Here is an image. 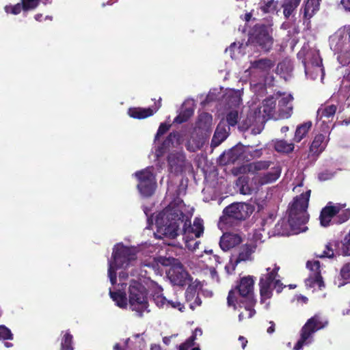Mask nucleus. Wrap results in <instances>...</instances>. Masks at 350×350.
<instances>
[{
	"mask_svg": "<svg viewBox=\"0 0 350 350\" xmlns=\"http://www.w3.org/2000/svg\"><path fill=\"white\" fill-rule=\"evenodd\" d=\"M120 288L113 291L109 289L111 298L116 303V305L121 308H126L128 301L130 308L135 311L139 317L143 316L144 311L150 312L147 297L146 288L139 281L132 280L128 288L129 299L124 291L126 284H119Z\"/></svg>",
	"mask_w": 350,
	"mask_h": 350,
	"instance_id": "f257e3e1",
	"label": "nucleus"
},
{
	"mask_svg": "<svg viewBox=\"0 0 350 350\" xmlns=\"http://www.w3.org/2000/svg\"><path fill=\"white\" fill-rule=\"evenodd\" d=\"M183 213L177 208H166L156 217L157 232L161 238L175 239L180 231L183 224Z\"/></svg>",
	"mask_w": 350,
	"mask_h": 350,
	"instance_id": "f03ea898",
	"label": "nucleus"
},
{
	"mask_svg": "<svg viewBox=\"0 0 350 350\" xmlns=\"http://www.w3.org/2000/svg\"><path fill=\"white\" fill-rule=\"evenodd\" d=\"M310 190L297 196L288 205V222L295 234L304 232L307 227L304 225L308 222L309 215L307 212Z\"/></svg>",
	"mask_w": 350,
	"mask_h": 350,
	"instance_id": "7ed1b4c3",
	"label": "nucleus"
},
{
	"mask_svg": "<svg viewBox=\"0 0 350 350\" xmlns=\"http://www.w3.org/2000/svg\"><path fill=\"white\" fill-rule=\"evenodd\" d=\"M254 211V206L245 202H234L226 206L220 217V221L229 227L237 226Z\"/></svg>",
	"mask_w": 350,
	"mask_h": 350,
	"instance_id": "20e7f679",
	"label": "nucleus"
},
{
	"mask_svg": "<svg viewBox=\"0 0 350 350\" xmlns=\"http://www.w3.org/2000/svg\"><path fill=\"white\" fill-rule=\"evenodd\" d=\"M113 260H109L108 276L112 285L116 283V270L127 267L136 260V255L131 249L121 246L113 249Z\"/></svg>",
	"mask_w": 350,
	"mask_h": 350,
	"instance_id": "39448f33",
	"label": "nucleus"
},
{
	"mask_svg": "<svg viewBox=\"0 0 350 350\" xmlns=\"http://www.w3.org/2000/svg\"><path fill=\"white\" fill-rule=\"evenodd\" d=\"M254 284L253 278L247 276L241 278L237 286L239 295L241 297L240 303L243 304L245 309L249 311L248 318H252L256 314L254 309L256 303L254 297Z\"/></svg>",
	"mask_w": 350,
	"mask_h": 350,
	"instance_id": "423d86ee",
	"label": "nucleus"
},
{
	"mask_svg": "<svg viewBox=\"0 0 350 350\" xmlns=\"http://www.w3.org/2000/svg\"><path fill=\"white\" fill-rule=\"evenodd\" d=\"M303 64L307 78L315 80L318 77L321 76L323 77L324 75L322 59L320 57L319 51L315 49L309 50L305 55Z\"/></svg>",
	"mask_w": 350,
	"mask_h": 350,
	"instance_id": "0eeeda50",
	"label": "nucleus"
},
{
	"mask_svg": "<svg viewBox=\"0 0 350 350\" xmlns=\"http://www.w3.org/2000/svg\"><path fill=\"white\" fill-rule=\"evenodd\" d=\"M325 325L321 322L319 315H314L309 319L301 330V338L294 347L295 350L301 349L304 345L309 344L312 334L317 330L323 328Z\"/></svg>",
	"mask_w": 350,
	"mask_h": 350,
	"instance_id": "6e6552de",
	"label": "nucleus"
},
{
	"mask_svg": "<svg viewBox=\"0 0 350 350\" xmlns=\"http://www.w3.org/2000/svg\"><path fill=\"white\" fill-rule=\"evenodd\" d=\"M250 40L254 44L258 46L261 49L268 51L273 45V38L269 34V29L264 25L254 26V31L250 38Z\"/></svg>",
	"mask_w": 350,
	"mask_h": 350,
	"instance_id": "1a4fd4ad",
	"label": "nucleus"
},
{
	"mask_svg": "<svg viewBox=\"0 0 350 350\" xmlns=\"http://www.w3.org/2000/svg\"><path fill=\"white\" fill-rule=\"evenodd\" d=\"M275 100L273 97H270L265 99L260 107L254 108L258 114L257 120L260 122L258 127L254 131V133H261L265 122L268 120L275 118Z\"/></svg>",
	"mask_w": 350,
	"mask_h": 350,
	"instance_id": "9d476101",
	"label": "nucleus"
},
{
	"mask_svg": "<svg viewBox=\"0 0 350 350\" xmlns=\"http://www.w3.org/2000/svg\"><path fill=\"white\" fill-rule=\"evenodd\" d=\"M136 177L139 180L137 188L142 196L144 197L151 196L155 190L157 184L153 174L149 168L137 172Z\"/></svg>",
	"mask_w": 350,
	"mask_h": 350,
	"instance_id": "9b49d317",
	"label": "nucleus"
},
{
	"mask_svg": "<svg viewBox=\"0 0 350 350\" xmlns=\"http://www.w3.org/2000/svg\"><path fill=\"white\" fill-rule=\"evenodd\" d=\"M349 36V42L344 43L342 38L338 36L331 37L329 40V44L331 49L338 53L337 59L340 64L345 66L350 62V53H349V48L350 44V27L347 29Z\"/></svg>",
	"mask_w": 350,
	"mask_h": 350,
	"instance_id": "f8f14e48",
	"label": "nucleus"
},
{
	"mask_svg": "<svg viewBox=\"0 0 350 350\" xmlns=\"http://www.w3.org/2000/svg\"><path fill=\"white\" fill-rule=\"evenodd\" d=\"M273 162L271 161H256L247 164L242 165L239 167H234L232 173L235 176L239 174H258L259 172L266 171L269 169Z\"/></svg>",
	"mask_w": 350,
	"mask_h": 350,
	"instance_id": "ddd939ff",
	"label": "nucleus"
},
{
	"mask_svg": "<svg viewBox=\"0 0 350 350\" xmlns=\"http://www.w3.org/2000/svg\"><path fill=\"white\" fill-rule=\"evenodd\" d=\"M275 65V62L268 58H260L250 61V67L245 71L247 76H250V79H255L258 74L267 73Z\"/></svg>",
	"mask_w": 350,
	"mask_h": 350,
	"instance_id": "4468645a",
	"label": "nucleus"
},
{
	"mask_svg": "<svg viewBox=\"0 0 350 350\" xmlns=\"http://www.w3.org/2000/svg\"><path fill=\"white\" fill-rule=\"evenodd\" d=\"M167 277L174 285L185 286L191 280V278L180 262L170 267L167 271Z\"/></svg>",
	"mask_w": 350,
	"mask_h": 350,
	"instance_id": "2eb2a0df",
	"label": "nucleus"
},
{
	"mask_svg": "<svg viewBox=\"0 0 350 350\" xmlns=\"http://www.w3.org/2000/svg\"><path fill=\"white\" fill-rule=\"evenodd\" d=\"M245 152H247L246 146L239 144L221 154L219 162L221 164L228 165L234 163L237 161L243 160Z\"/></svg>",
	"mask_w": 350,
	"mask_h": 350,
	"instance_id": "dca6fc26",
	"label": "nucleus"
},
{
	"mask_svg": "<svg viewBox=\"0 0 350 350\" xmlns=\"http://www.w3.org/2000/svg\"><path fill=\"white\" fill-rule=\"evenodd\" d=\"M281 171L282 169L280 165H275L271 167L269 171L265 173H260L259 172L258 174H255L256 176L252 178V181L256 188L265 185L271 184L279 178Z\"/></svg>",
	"mask_w": 350,
	"mask_h": 350,
	"instance_id": "f3484780",
	"label": "nucleus"
},
{
	"mask_svg": "<svg viewBox=\"0 0 350 350\" xmlns=\"http://www.w3.org/2000/svg\"><path fill=\"white\" fill-rule=\"evenodd\" d=\"M53 0H21V3H18L13 6H6L5 8L7 13L18 14L22 10L27 12L33 10L37 8L40 2L44 5L51 4Z\"/></svg>",
	"mask_w": 350,
	"mask_h": 350,
	"instance_id": "a211bd4d",
	"label": "nucleus"
},
{
	"mask_svg": "<svg viewBox=\"0 0 350 350\" xmlns=\"http://www.w3.org/2000/svg\"><path fill=\"white\" fill-rule=\"evenodd\" d=\"M167 162L170 172L178 175L185 171L187 162L183 153L180 152L170 153L167 157Z\"/></svg>",
	"mask_w": 350,
	"mask_h": 350,
	"instance_id": "6ab92c4d",
	"label": "nucleus"
},
{
	"mask_svg": "<svg viewBox=\"0 0 350 350\" xmlns=\"http://www.w3.org/2000/svg\"><path fill=\"white\" fill-rule=\"evenodd\" d=\"M342 206L340 204H333L329 202L325 207H324L320 214V221L321 226L327 227L329 225L332 219L339 213Z\"/></svg>",
	"mask_w": 350,
	"mask_h": 350,
	"instance_id": "aec40b11",
	"label": "nucleus"
},
{
	"mask_svg": "<svg viewBox=\"0 0 350 350\" xmlns=\"http://www.w3.org/2000/svg\"><path fill=\"white\" fill-rule=\"evenodd\" d=\"M275 280H276L274 278V273H267L261 277L259 285L262 301L264 299H269L272 296Z\"/></svg>",
	"mask_w": 350,
	"mask_h": 350,
	"instance_id": "412c9836",
	"label": "nucleus"
},
{
	"mask_svg": "<svg viewBox=\"0 0 350 350\" xmlns=\"http://www.w3.org/2000/svg\"><path fill=\"white\" fill-rule=\"evenodd\" d=\"M257 117L258 114L255 109H250L247 113L246 117L239 123V129L241 131H245L250 126H253L254 127L252 129V133L254 135L259 134L260 133H254V131L258 127L260 123L258 121Z\"/></svg>",
	"mask_w": 350,
	"mask_h": 350,
	"instance_id": "4be33fe9",
	"label": "nucleus"
},
{
	"mask_svg": "<svg viewBox=\"0 0 350 350\" xmlns=\"http://www.w3.org/2000/svg\"><path fill=\"white\" fill-rule=\"evenodd\" d=\"M241 242L242 238L239 234L226 232L220 238L219 246L223 251H228Z\"/></svg>",
	"mask_w": 350,
	"mask_h": 350,
	"instance_id": "5701e85b",
	"label": "nucleus"
},
{
	"mask_svg": "<svg viewBox=\"0 0 350 350\" xmlns=\"http://www.w3.org/2000/svg\"><path fill=\"white\" fill-rule=\"evenodd\" d=\"M293 65L290 59L286 58L278 63L276 68V72L283 78L284 81L290 80L293 77Z\"/></svg>",
	"mask_w": 350,
	"mask_h": 350,
	"instance_id": "b1692460",
	"label": "nucleus"
},
{
	"mask_svg": "<svg viewBox=\"0 0 350 350\" xmlns=\"http://www.w3.org/2000/svg\"><path fill=\"white\" fill-rule=\"evenodd\" d=\"M226 101L230 108L238 107L242 103L241 96L243 89H226Z\"/></svg>",
	"mask_w": 350,
	"mask_h": 350,
	"instance_id": "393cba45",
	"label": "nucleus"
},
{
	"mask_svg": "<svg viewBox=\"0 0 350 350\" xmlns=\"http://www.w3.org/2000/svg\"><path fill=\"white\" fill-rule=\"evenodd\" d=\"M183 231L185 233L192 232L196 237H200L204 232L203 220L196 217L193 225L191 224L190 221L186 220L183 224Z\"/></svg>",
	"mask_w": 350,
	"mask_h": 350,
	"instance_id": "a878e982",
	"label": "nucleus"
},
{
	"mask_svg": "<svg viewBox=\"0 0 350 350\" xmlns=\"http://www.w3.org/2000/svg\"><path fill=\"white\" fill-rule=\"evenodd\" d=\"M228 133L226 130V126L219 123L213 136L211 147L215 148L220 145L228 137Z\"/></svg>",
	"mask_w": 350,
	"mask_h": 350,
	"instance_id": "bb28decb",
	"label": "nucleus"
},
{
	"mask_svg": "<svg viewBox=\"0 0 350 350\" xmlns=\"http://www.w3.org/2000/svg\"><path fill=\"white\" fill-rule=\"evenodd\" d=\"M161 100V98H159V101ZM161 107L160 103H159V105L156 107L154 110H153L152 108H141V107H134V108H130L129 110V114L131 117L134 118H138V119H142L146 118L149 116H151L154 114V112L157 111L158 109Z\"/></svg>",
	"mask_w": 350,
	"mask_h": 350,
	"instance_id": "cd10ccee",
	"label": "nucleus"
},
{
	"mask_svg": "<svg viewBox=\"0 0 350 350\" xmlns=\"http://www.w3.org/2000/svg\"><path fill=\"white\" fill-rule=\"evenodd\" d=\"M250 84L254 88H271L275 85V78L269 74H264L260 76L259 81L255 79H250Z\"/></svg>",
	"mask_w": 350,
	"mask_h": 350,
	"instance_id": "c85d7f7f",
	"label": "nucleus"
},
{
	"mask_svg": "<svg viewBox=\"0 0 350 350\" xmlns=\"http://www.w3.org/2000/svg\"><path fill=\"white\" fill-rule=\"evenodd\" d=\"M256 248V245L253 243L243 245L240 250L238 257L236 258V263L251 260V256L255 252Z\"/></svg>",
	"mask_w": 350,
	"mask_h": 350,
	"instance_id": "c756f323",
	"label": "nucleus"
},
{
	"mask_svg": "<svg viewBox=\"0 0 350 350\" xmlns=\"http://www.w3.org/2000/svg\"><path fill=\"white\" fill-rule=\"evenodd\" d=\"M321 0H307L304 8L301 9L305 18H311L319 10Z\"/></svg>",
	"mask_w": 350,
	"mask_h": 350,
	"instance_id": "7c9ffc66",
	"label": "nucleus"
},
{
	"mask_svg": "<svg viewBox=\"0 0 350 350\" xmlns=\"http://www.w3.org/2000/svg\"><path fill=\"white\" fill-rule=\"evenodd\" d=\"M193 109L191 107H187V103H184L180 108L179 114L174 118V122L181 124L188 120L193 115Z\"/></svg>",
	"mask_w": 350,
	"mask_h": 350,
	"instance_id": "2f4dec72",
	"label": "nucleus"
},
{
	"mask_svg": "<svg viewBox=\"0 0 350 350\" xmlns=\"http://www.w3.org/2000/svg\"><path fill=\"white\" fill-rule=\"evenodd\" d=\"M324 141L325 136L323 134L316 135L310 146V152L314 154L321 153L325 149L326 146V142Z\"/></svg>",
	"mask_w": 350,
	"mask_h": 350,
	"instance_id": "473e14b6",
	"label": "nucleus"
},
{
	"mask_svg": "<svg viewBox=\"0 0 350 350\" xmlns=\"http://www.w3.org/2000/svg\"><path fill=\"white\" fill-rule=\"evenodd\" d=\"M293 98L291 94H288L287 96L282 98L279 101V105L281 107H286V111L284 113V109H281L280 116L282 118H288L291 116V113L293 109V106L290 103L293 100Z\"/></svg>",
	"mask_w": 350,
	"mask_h": 350,
	"instance_id": "72a5a7b5",
	"label": "nucleus"
},
{
	"mask_svg": "<svg viewBox=\"0 0 350 350\" xmlns=\"http://www.w3.org/2000/svg\"><path fill=\"white\" fill-rule=\"evenodd\" d=\"M305 284L308 287L312 288L317 284L319 289H321L325 286V284L321 273L314 272L312 273L310 276L306 279Z\"/></svg>",
	"mask_w": 350,
	"mask_h": 350,
	"instance_id": "f704fd0d",
	"label": "nucleus"
},
{
	"mask_svg": "<svg viewBox=\"0 0 350 350\" xmlns=\"http://www.w3.org/2000/svg\"><path fill=\"white\" fill-rule=\"evenodd\" d=\"M301 0H286L282 8L284 9L283 13L286 18H288L293 14L294 11L296 10Z\"/></svg>",
	"mask_w": 350,
	"mask_h": 350,
	"instance_id": "c9c22d12",
	"label": "nucleus"
},
{
	"mask_svg": "<svg viewBox=\"0 0 350 350\" xmlns=\"http://www.w3.org/2000/svg\"><path fill=\"white\" fill-rule=\"evenodd\" d=\"M274 148L279 152L289 153L293 150L294 144L293 143H288L284 139H277L274 142Z\"/></svg>",
	"mask_w": 350,
	"mask_h": 350,
	"instance_id": "e433bc0d",
	"label": "nucleus"
},
{
	"mask_svg": "<svg viewBox=\"0 0 350 350\" xmlns=\"http://www.w3.org/2000/svg\"><path fill=\"white\" fill-rule=\"evenodd\" d=\"M312 126L311 122H308L304 124H302L297 127L295 133L294 140L297 142H300L308 132L309 129Z\"/></svg>",
	"mask_w": 350,
	"mask_h": 350,
	"instance_id": "4c0bfd02",
	"label": "nucleus"
},
{
	"mask_svg": "<svg viewBox=\"0 0 350 350\" xmlns=\"http://www.w3.org/2000/svg\"><path fill=\"white\" fill-rule=\"evenodd\" d=\"M178 137V133L176 132L170 133L166 139L163 141L161 146L159 147L161 152H165L174 144V140Z\"/></svg>",
	"mask_w": 350,
	"mask_h": 350,
	"instance_id": "58836bf2",
	"label": "nucleus"
},
{
	"mask_svg": "<svg viewBox=\"0 0 350 350\" xmlns=\"http://www.w3.org/2000/svg\"><path fill=\"white\" fill-rule=\"evenodd\" d=\"M248 177L240 176L237 180V185H240V192L243 195L251 194L252 189L248 185Z\"/></svg>",
	"mask_w": 350,
	"mask_h": 350,
	"instance_id": "ea45409f",
	"label": "nucleus"
},
{
	"mask_svg": "<svg viewBox=\"0 0 350 350\" xmlns=\"http://www.w3.org/2000/svg\"><path fill=\"white\" fill-rule=\"evenodd\" d=\"M336 106L331 105L324 108H320L317 111V116L321 118L323 116L330 118L332 117L336 111Z\"/></svg>",
	"mask_w": 350,
	"mask_h": 350,
	"instance_id": "a19ab883",
	"label": "nucleus"
},
{
	"mask_svg": "<svg viewBox=\"0 0 350 350\" xmlns=\"http://www.w3.org/2000/svg\"><path fill=\"white\" fill-rule=\"evenodd\" d=\"M239 111L237 109L230 110L226 115V121L228 126H234L240 122L239 120Z\"/></svg>",
	"mask_w": 350,
	"mask_h": 350,
	"instance_id": "79ce46f5",
	"label": "nucleus"
},
{
	"mask_svg": "<svg viewBox=\"0 0 350 350\" xmlns=\"http://www.w3.org/2000/svg\"><path fill=\"white\" fill-rule=\"evenodd\" d=\"M315 255L317 258H333L334 256V250L331 247V244L328 243L325 246V250L322 252H318L315 253Z\"/></svg>",
	"mask_w": 350,
	"mask_h": 350,
	"instance_id": "37998d69",
	"label": "nucleus"
},
{
	"mask_svg": "<svg viewBox=\"0 0 350 350\" xmlns=\"http://www.w3.org/2000/svg\"><path fill=\"white\" fill-rule=\"evenodd\" d=\"M72 342V336L69 333H66L62 342V350H73Z\"/></svg>",
	"mask_w": 350,
	"mask_h": 350,
	"instance_id": "c03bdc74",
	"label": "nucleus"
},
{
	"mask_svg": "<svg viewBox=\"0 0 350 350\" xmlns=\"http://www.w3.org/2000/svg\"><path fill=\"white\" fill-rule=\"evenodd\" d=\"M336 218L334 219V222L336 224H342L349 219L350 217V210L346 209L339 212Z\"/></svg>",
	"mask_w": 350,
	"mask_h": 350,
	"instance_id": "a18cd8bd",
	"label": "nucleus"
},
{
	"mask_svg": "<svg viewBox=\"0 0 350 350\" xmlns=\"http://www.w3.org/2000/svg\"><path fill=\"white\" fill-rule=\"evenodd\" d=\"M159 262L163 265V266H170V267H173L176 264H179L180 262L174 258L172 257H159Z\"/></svg>",
	"mask_w": 350,
	"mask_h": 350,
	"instance_id": "49530a36",
	"label": "nucleus"
},
{
	"mask_svg": "<svg viewBox=\"0 0 350 350\" xmlns=\"http://www.w3.org/2000/svg\"><path fill=\"white\" fill-rule=\"evenodd\" d=\"M278 1L275 0H269L262 6V10L265 13L273 12L276 10Z\"/></svg>",
	"mask_w": 350,
	"mask_h": 350,
	"instance_id": "de8ad7c7",
	"label": "nucleus"
},
{
	"mask_svg": "<svg viewBox=\"0 0 350 350\" xmlns=\"http://www.w3.org/2000/svg\"><path fill=\"white\" fill-rule=\"evenodd\" d=\"M275 232L278 234L281 235H288V231L287 229V224L284 221H282L281 222H278L275 226Z\"/></svg>",
	"mask_w": 350,
	"mask_h": 350,
	"instance_id": "09e8293b",
	"label": "nucleus"
},
{
	"mask_svg": "<svg viewBox=\"0 0 350 350\" xmlns=\"http://www.w3.org/2000/svg\"><path fill=\"white\" fill-rule=\"evenodd\" d=\"M13 335L8 327L5 325H0V340H12Z\"/></svg>",
	"mask_w": 350,
	"mask_h": 350,
	"instance_id": "8fccbe9b",
	"label": "nucleus"
},
{
	"mask_svg": "<svg viewBox=\"0 0 350 350\" xmlns=\"http://www.w3.org/2000/svg\"><path fill=\"white\" fill-rule=\"evenodd\" d=\"M170 128V124L165 123H161L158 129L157 133L155 135L154 141H157L160 136L165 133Z\"/></svg>",
	"mask_w": 350,
	"mask_h": 350,
	"instance_id": "3c124183",
	"label": "nucleus"
},
{
	"mask_svg": "<svg viewBox=\"0 0 350 350\" xmlns=\"http://www.w3.org/2000/svg\"><path fill=\"white\" fill-rule=\"evenodd\" d=\"M199 121H200L199 126L201 127L202 126V124H201L202 122L204 121L205 124H206L204 126L208 127L211 124V122H212V116L211 115H209L208 113H202V114H201L200 116Z\"/></svg>",
	"mask_w": 350,
	"mask_h": 350,
	"instance_id": "603ef678",
	"label": "nucleus"
},
{
	"mask_svg": "<svg viewBox=\"0 0 350 350\" xmlns=\"http://www.w3.org/2000/svg\"><path fill=\"white\" fill-rule=\"evenodd\" d=\"M228 305L229 306H233L234 309H236V305L235 302L237 301V297H236V291L234 290L230 291L228 293Z\"/></svg>",
	"mask_w": 350,
	"mask_h": 350,
	"instance_id": "864d4df0",
	"label": "nucleus"
},
{
	"mask_svg": "<svg viewBox=\"0 0 350 350\" xmlns=\"http://www.w3.org/2000/svg\"><path fill=\"white\" fill-rule=\"evenodd\" d=\"M307 268L310 269L312 273L314 272H320V262L318 260H315L314 262L308 261L306 263Z\"/></svg>",
	"mask_w": 350,
	"mask_h": 350,
	"instance_id": "5fc2aeb1",
	"label": "nucleus"
},
{
	"mask_svg": "<svg viewBox=\"0 0 350 350\" xmlns=\"http://www.w3.org/2000/svg\"><path fill=\"white\" fill-rule=\"evenodd\" d=\"M235 50H237L239 53H240V46H237L235 42H233L230 44L228 48H226L225 50L226 53H229L231 58L234 59L235 57Z\"/></svg>",
	"mask_w": 350,
	"mask_h": 350,
	"instance_id": "6e6d98bb",
	"label": "nucleus"
},
{
	"mask_svg": "<svg viewBox=\"0 0 350 350\" xmlns=\"http://www.w3.org/2000/svg\"><path fill=\"white\" fill-rule=\"evenodd\" d=\"M341 277L344 280L350 279V262L345 265L340 270Z\"/></svg>",
	"mask_w": 350,
	"mask_h": 350,
	"instance_id": "4d7b16f0",
	"label": "nucleus"
},
{
	"mask_svg": "<svg viewBox=\"0 0 350 350\" xmlns=\"http://www.w3.org/2000/svg\"><path fill=\"white\" fill-rule=\"evenodd\" d=\"M152 299L158 307H162L167 301L166 298L162 295H152Z\"/></svg>",
	"mask_w": 350,
	"mask_h": 350,
	"instance_id": "13d9d810",
	"label": "nucleus"
},
{
	"mask_svg": "<svg viewBox=\"0 0 350 350\" xmlns=\"http://www.w3.org/2000/svg\"><path fill=\"white\" fill-rule=\"evenodd\" d=\"M247 152H245V154H248L251 156L252 158H259L262 154V149H255L254 150L250 151L249 150V146H246Z\"/></svg>",
	"mask_w": 350,
	"mask_h": 350,
	"instance_id": "bf43d9fd",
	"label": "nucleus"
},
{
	"mask_svg": "<svg viewBox=\"0 0 350 350\" xmlns=\"http://www.w3.org/2000/svg\"><path fill=\"white\" fill-rule=\"evenodd\" d=\"M238 263H236V259L233 261L232 258H230V262L225 266V270L228 274H232L234 271L236 266Z\"/></svg>",
	"mask_w": 350,
	"mask_h": 350,
	"instance_id": "052dcab7",
	"label": "nucleus"
},
{
	"mask_svg": "<svg viewBox=\"0 0 350 350\" xmlns=\"http://www.w3.org/2000/svg\"><path fill=\"white\" fill-rule=\"evenodd\" d=\"M340 88H350V72L347 75H344Z\"/></svg>",
	"mask_w": 350,
	"mask_h": 350,
	"instance_id": "680f3d73",
	"label": "nucleus"
},
{
	"mask_svg": "<svg viewBox=\"0 0 350 350\" xmlns=\"http://www.w3.org/2000/svg\"><path fill=\"white\" fill-rule=\"evenodd\" d=\"M167 304L173 308H178L179 310H182L183 308V304L179 301H173L172 300H167Z\"/></svg>",
	"mask_w": 350,
	"mask_h": 350,
	"instance_id": "e2e57ef3",
	"label": "nucleus"
},
{
	"mask_svg": "<svg viewBox=\"0 0 350 350\" xmlns=\"http://www.w3.org/2000/svg\"><path fill=\"white\" fill-rule=\"evenodd\" d=\"M196 290L193 288H191L190 286L187 288L186 290L185 294H186V299L187 300L191 299L193 298L195 295Z\"/></svg>",
	"mask_w": 350,
	"mask_h": 350,
	"instance_id": "0e129e2a",
	"label": "nucleus"
},
{
	"mask_svg": "<svg viewBox=\"0 0 350 350\" xmlns=\"http://www.w3.org/2000/svg\"><path fill=\"white\" fill-rule=\"evenodd\" d=\"M284 286L283 284L280 282V280H276L274 282V286H273V290L276 289L278 293H280L283 289Z\"/></svg>",
	"mask_w": 350,
	"mask_h": 350,
	"instance_id": "69168bd1",
	"label": "nucleus"
},
{
	"mask_svg": "<svg viewBox=\"0 0 350 350\" xmlns=\"http://www.w3.org/2000/svg\"><path fill=\"white\" fill-rule=\"evenodd\" d=\"M163 288H161V286H159L157 284H154V291H153V293L152 295H162L163 293Z\"/></svg>",
	"mask_w": 350,
	"mask_h": 350,
	"instance_id": "338daca9",
	"label": "nucleus"
},
{
	"mask_svg": "<svg viewBox=\"0 0 350 350\" xmlns=\"http://www.w3.org/2000/svg\"><path fill=\"white\" fill-rule=\"evenodd\" d=\"M340 5L345 11L350 12V0H341Z\"/></svg>",
	"mask_w": 350,
	"mask_h": 350,
	"instance_id": "774afa93",
	"label": "nucleus"
}]
</instances>
